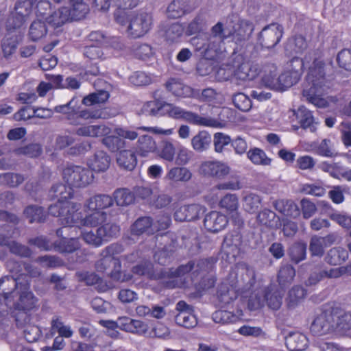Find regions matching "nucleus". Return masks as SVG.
<instances>
[{
	"label": "nucleus",
	"mask_w": 351,
	"mask_h": 351,
	"mask_svg": "<svg viewBox=\"0 0 351 351\" xmlns=\"http://www.w3.org/2000/svg\"><path fill=\"white\" fill-rule=\"evenodd\" d=\"M80 118L84 119L85 120L88 119H97L105 118L104 111L100 108H90L88 109L82 110L80 112L77 111L76 120L78 123V119Z\"/></svg>",
	"instance_id": "nucleus-59"
},
{
	"label": "nucleus",
	"mask_w": 351,
	"mask_h": 351,
	"mask_svg": "<svg viewBox=\"0 0 351 351\" xmlns=\"http://www.w3.org/2000/svg\"><path fill=\"white\" fill-rule=\"evenodd\" d=\"M153 23L152 15L147 12H140L130 16L126 32L134 38L145 35L151 29Z\"/></svg>",
	"instance_id": "nucleus-6"
},
{
	"label": "nucleus",
	"mask_w": 351,
	"mask_h": 351,
	"mask_svg": "<svg viewBox=\"0 0 351 351\" xmlns=\"http://www.w3.org/2000/svg\"><path fill=\"white\" fill-rule=\"evenodd\" d=\"M47 33L45 22L38 20L34 21L29 27V35L31 40L36 41L43 38Z\"/></svg>",
	"instance_id": "nucleus-49"
},
{
	"label": "nucleus",
	"mask_w": 351,
	"mask_h": 351,
	"mask_svg": "<svg viewBox=\"0 0 351 351\" xmlns=\"http://www.w3.org/2000/svg\"><path fill=\"white\" fill-rule=\"evenodd\" d=\"M284 291L274 285H270L264 290V298L269 308L278 310L282 304Z\"/></svg>",
	"instance_id": "nucleus-22"
},
{
	"label": "nucleus",
	"mask_w": 351,
	"mask_h": 351,
	"mask_svg": "<svg viewBox=\"0 0 351 351\" xmlns=\"http://www.w3.org/2000/svg\"><path fill=\"white\" fill-rule=\"evenodd\" d=\"M110 161V157L106 152L99 150L88 158L87 164L92 171L99 173L106 171L109 168Z\"/></svg>",
	"instance_id": "nucleus-13"
},
{
	"label": "nucleus",
	"mask_w": 351,
	"mask_h": 351,
	"mask_svg": "<svg viewBox=\"0 0 351 351\" xmlns=\"http://www.w3.org/2000/svg\"><path fill=\"white\" fill-rule=\"evenodd\" d=\"M155 237L156 239H159V237H160L161 240H167L170 239L171 241H175L177 239H180L183 241H195L197 239V234L195 230L184 228L179 231L178 236L176 238H173V233L169 232H166L161 234L157 233Z\"/></svg>",
	"instance_id": "nucleus-34"
},
{
	"label": "nucleus",
	"mask_w": 351,
	"mask_h": 351,
	"mask_svg": "<svg viewBox=\"0 0 351 351\" xmlns=\"http://www.w3.org/2000/svg\"><path fill=\"white\" fill-rule=\"evenodd\" d=\"M284 33L283 27L278 23H271L263 28L258 34V42L263 47L271 49L281 40Z\"/></svg>",
	"instance_id": "nucleus-9"
},
{
	"label": "nucleus",
	"mask_w": 351,
	"mask_h": 351,
	"mask_svg": "<svg viewBox=\"0 0 351 351\" xmlns=\"http://www.w3.org/2000/svg\"><path fill=\"white\" fill-rule=\"evenodd\" d=\"M200 171L205 176L221 178L228 175L230 169L223 163L217 161H206L201 165Z\"/></svg>",
	"instance_id": "nucleus-15"
},
{
	"label": "nucleus",
	"mask_w": 351,
	"mask_h": 351,
	"mask_svg": "<svg viewBox=\"0 0 351 351\" xmlns=\"http://www.w3.org/2000/svg\"><path fill=\"white\" fill-rule=\"evenodd\" d=\"M244 239L245 241H271L274 238L273 232L269 228L262 230L261 228L257 227L251 229Z\"/></svg>",
	"instance_id": "nucleus-30"
},
{
	"label": "nucleus",
	"mask_w": 351,
	"mask_h": 351,
	"mask_svg": "<svg viewBox=\"0 0 351 351\" xmlns=\"http://www.w3.org/2000/svg\"><path fill=\"white\" fill-rule=\"evenodd\" d=\"M29 277L26 278L25 282L21 283L19 291L16 295H19V300L14 304L15 308L24 312H27L36 306L38 299L34 296L30 290V282Z\"/></svg>",
	"instance_id": "nucleus-10"
},
{
	"label": "nucleus",
	"mask_w": 351,
	"mask_h": 351,
	"mask_svg": "<svg viewBox=\"0 0 351 351\" xmlns=\"http://www.w3.org/2000/svg\"><path fill=\"white\" fill-rule=\"evenodd\" d=\"M103 144L112 152L122 151L125 147V141L119 136H108L102 139Z\"/></svg>",
	"instance_id": "nucleus-50"
},
{
	"label": "nucleus",
	"mask_w": 351,
	"mask_h": 351,
	"mask_svg": "<svg viewBox=\"0 0 351 351\" xmlns=\"http://www.w3.org/2000/svg\"><path fill=\"white\" fill-rule=\"evenodd\" d=\"M261 204V198L256 194L248 193L243 198V206L245 211L250 213H256Z\"/></svg>",
	"instance_id": "nucleus-47"
},
{
	"label": "nucleus",
	"mask_w": 351,
	"mask_h": 351,
	"mask_svg": "<svg viewBox=\"0 0 351 351\" xmlns=\"http://www.w3.org/2000/svg\"><path fill=\"white\" fill-rule=\"evenodd\" d=\"M306 246L304 243H294L289 249V254L292 261L298 263L306 257Z\"/></svg>",
	"instance_id": "nucleus-54"
},
{
	"label": "nucleus",
	"mask_w": 351,
	"mask_h": 351,
	"mask_svg": "<svg viewBox=\"0 0 351 351\" xmlns=\"http://www.w3.org/2000/svg\"><path fill=\"white\" fill-rule=\"evenodd\" d=\"M318 168L322 171L328 173L330 176L335 178L341 177L343 168L338 163H328L322 162L318 165Z\"/></svg>",
	"instance_id": "nucleus-62"
},
{
	"label": "nucleus",
	"mask_w": 351,
	"mask_h": 351,
	"mask_svg": "<svg viewBox=\"0 0 351 351\" xmlns=\"http://www.w3.org/2000/svg\"><path fill=\"white\" fill-rule=\"evenodd\" d=\"M254 31L253 24L248 21H241L239 27L232 34L233 38L237 42L248 40Z\"/></svg>",
	"instance_id": "nucleus-38"
},
{
	"label": "nucleus",
	"mask_w": 351,
	"mask_h": 351,
	"mask_svg": "<svg viewBox=\"0 0 351 351\" xmlns=\"http://www.w3.org/2000/svg\"><path fill=\"white\" fill-rule=\"evenodd\" d=\"M157 149V145L152 136L144 134L139 136L135 145V151L141 157H147Z\"/></svg>",
	"instance_id": "nucleus-21"
},
{
	"label": "nucleus",
	"mask_w": 351,
	"mask_h": 351,
	"mask_svg": "<svg viewBox=\"0 0 351 351\" xmlns=\"http://www.w3.org/2000/svg\"><path fill=\"white\" fill-rule=\"evenodd\" d=\"M205 211L206 208L199 204L184 205L175 211L173 217L177 221H190L199 219Z\"/></svg>",
	"instance_id": "nucleus-12"
},
{
	"label": "nucleus",
	"mask_w": 351,
	"mask_h": 351,
	"mask_svg": "<svg viewBox=\"0 0 351 351\" xmlns=\"http://www.w3.org/2000/svg\"><path fill=\"white\" fill-rule=\"evenodd\" d=\"M81 206L77 203H63L58 202L48 208L49 213L54 217H60L63 224H73L80 219Z\"/></svg>",
	"instance_id": "nucleus-4"
},
{
	"label": "nucleus",
	"mask_w": 351,
	"mask_h": 351,
	"mask_svg": "<svg viewBox=\"0 0 351 351\" xmlns=\"http://www.w3.org/2000/svg\"><path fill=\"white\" fill-rule=\"evenodd\" d=\"M257 220L266 226V228H278L280 225V219L276 213L269 209H264L257 215Z\"/></svg>",
	"instance_id": "nucleus-42"
},
{
	"label": "nucleus",
	"mask_w": 351,
	"mask_h": 351,
	"mask_svg": "<svg viewBox=\"0 0 351 351\" xmlns=\"http://www.w3.org/2000/svg\"><path fill=\"white\" fill-rule=\"evenodd\" d=\"M113 199L117 206H125L134 202V195L128 189H117L113 193Z\"/></svg>",
	"instance_id": "nucleus-39"
},
{
	"label": "nucleus",
	"mask_w": 351,
	"mask_h": 351,
	"mask_svg": "<svg viewBox=\"0 0 351 351\" xmlns=\"http://www.w3.org/2000/svg\"><path fill=\"white\" fill-rule=\"evenodd\" d=\"M226 215L217 211H212L207 214L204 219L205 228L210 232H217L223 229L228 224Z\"/></svg>",
	"instance_id": "nucleus-14"
},
{
	"label": "nucleus",
	"mask_w": 351,
	"mask_h": 351,
	"mask_svg": "<svg viewBox=\"0 0 351 351\" xmlns=\"http://www.w3.org/2000/svg\"><path fill=\"white\" fill-rule=\"evenodd\" d=\"M186 0H173L167 8L168 17L178 19L185 14L187 10Z\"/></svg>",
	"instance_id": "nucleus-45"
},
{
	"label": "nucleus",
	"mask_w": 351,
	"mask_h": 351,
	"mask_svg": "<svg viewBox=\"0 0 351 351\" xmlns=\"http://www.w3.org/2000/svg\"><path fill=\"white\" fill-rule=\"evenodd\" d=\"M117 162L121 169L132 171L137 164L135 152L130 149L120 151L117 156Z\"/></svg>",
	"instance_id": "nucleus-26"
},
{
	"label": "nucleus",
	"mask_w": 351,
	"mask_h": 351,
	"mask_svg": "<svg viewBox=\"0 0 351 351\" xmlns=\"http://www.w3.org/2000/svg\"><path fill=\"white\" fill-rule=\"evenodd\" d=\"M232 143L230 136L222 132H216L213 136L214 150L216 153L222 154L226 146Z\"/></svg>",
	"instance_id": "nucleus-53"
},
{
	"label": "nucleus",
	"mask_w": 351,
	"mask_h": 351,
	"mask_svg": "<svg viewBox=\"0 0 351 351\" xmlns=\"http://www.w3.org/2000/svg\"><path fill=\"white\" fill-rule=\"evenodd\" d=\"M232 102L235 107L241 111H248L252 107L250 99L242 93L234 95Z\"/></svg>",
	"instance_id": "nucleus-60"
},
{
	"label": "nucleus",
	"mask_w": 351,
	"mask_h": 351,
	"mask_svg": "<svg viewBox=\"0 0 351 351\" xmlns=\"http://www.w3.org/2000/svg\"><path fill=\"white\" fill-rule=\"evenodd\" d=\"M75 134L81 136L100 137L108 135L111 129L106 125H84L75 130Z\"/></svg>",
	"instance_id": "nucleus-20"
},
{
	"label": "nucleus",
	"mask_w": 351,
	"mask_h": 351,
	"mask_svg": "<svg viewBox=\"0 0 351 351\" xmlns=\"http://www.w3.org/2000/svg\"><path fill=\"white\" fill-rule=\"evenodd\" d=\"M167 89L178 97H191L192 95V89L188 86H184L182 83L171 79L166 83Z\"/></svg>",
	"instance_id": "nucleus-40"
},
{
	"label": "nucleus",
	"mask_w": 351,
	"mask_h": 351,
	"mask_svg": "<svg viewBox=\"0 0 351 351\" xmlns=\"http://www.w3.org/2000/svg\"><path fill=\"white\" fill-rule=\"evenodd\" d=\"M295 276L294 267L290 265H282L278 274V282L281 287L290 285Z\"/></svg>",
	"instance_id": "nucleus-41"
},
{
	"label": "nucleus",
	"mask_w": 351,
	"mask_h": 351,
	"mask_svg": "<svg viewBox=\"0 0 351 351\" xmlns=\"http://www.w3.org/2000/svg\"><path fill=\"white\" fill-rule=\"evenodd\" d=\"M69 16V8L62 7L47 16L45 21L53 29H56L70 21Z\"/></svg>",
	"instance_id": "nucleus-25"
},
{
	"label": "nucleus",
	"mask_w": 351,
	"mask_h": 351,
	"mask_svg": "<svg viewBox=\"0 0 351 351\" xmlns=\"http://www.w3.org/2000/svg\"><path fill=\"white\" fill-rule=\"evenodd\" d=\"M69 8L70 21H77L83 19L88 12V8L86 3H71Z\"/></svg>",
	"instance_id": "nucleus-57"
},
{
	"label": "nucleus",
	"mask_w": 351,
	"mask_h": 351,
	"mask_svg": "<svg viewBox=\"0 0 351 351\" xmlns=\"http://www.w3.org/2000/svg\"><path fill=\"white\" fill-rule=\"evenodd\" d=\"M165 101L156 99L145 103L141 108V112L147 115H162L165 114Z\"/></svg>",
	"instance_id": "nucleus-37"
},
{
	"label": "nucleus",
	"mask_w": 351,
	"mask_h": 351,
	"mask_svg": "<svg viewBox=\"0 0 351 351\" xmlns=\"http://www.w3.org/2000/svg\"><path fill=\"white\" fill-rule=\"evenodd\" d=\"M64 225V227L56 230V235L61 238L62 241H75L79 237H75L73 233L80 232L81 234V230H85L78 227L77 224ZM80 236L82 237V234Z\"/></svg>",
	"instance_id": "nucleus-36"
},
{
	"label": "nucleus",
	"mask_w": 351,
	"mask_h": 351,
	"mask_svg": "<svg viewBox=\"0 0 351 351\" xmlns=\"http://www.w3.org/2000/svg\"><path fill=\"white\" fill-rule=\"evenodd\" d=\"M73 191L71 186L59 183L53 185L49 190V195L52 199H57L58 202L66 203L65 201L71 198Z\"/></svg>",
	"instance_id": "nucleus-32"
},
{
	"label": "nucleus",
	"mask_w": 351,
	"mask_h": 351,
	"mask_svg": "<svg viewBox=\"0 0 351 351\" xmlns=\"http://www.w3.org/2000/svg\"><path fill=\"white\" fill-rule=\"evenodd\" d=\"M7 244L11 253L21 257H29L32 254V250L22 243H5Z\"/></svg>",
	"instance_id": "nucleus-61"
},
{
	"label": "nucleus",
	"mask_w": 351,
	"mask_h": 351,
	"mask_svg": "<svg viewBox=\"0 0 351 351\" xmlns=\"http://www.w3.org/2000/svg\"><path fill=\"white\" fill-rule=\"evenodd\" d=\"M192 176L189 169L182 166L171 168L165 178L173 182H186Z\"/></svg>",
	"instance_id": "nucleus-29"
},
{
	"label": "nucleus",
	"mask_w": 351,
	"mask_h": 351,
	"mask_svg": "<svg viewBox=\"0 0 351 351\" xmlns=\"http://www.w3.org/2000/svg\"><path fill=\"white\" fill-rule=\"evenodd\" d=\"M223 40V39L221 37L208 36V35L206 56L210 59L214 58L221 51Z\"/></svg>",
	"instance_id": "nucleus-46"
},
{
	"label": "nucleus",
	"mask_w": 351,
	"mask_h": 351,
	"mask_svg": "<svg viewBox=\"0 0 351 351\" xmlns=\"http://www.w3.org/2000/svg\"><path fill=\"white\" fill-rule=\"evenodd\" d=\"M247 158L250 161L256 165L268 166L271 165V160L268 158L265 152L257 147L250 149L247 152Z\"/></svg>",
	"instance_id": "nucleus-43"
},
{
	"label": "nucleus",
	"mask_w": 351,
	"mask_h": 351,
	"mask_svg": "<svg viewBox=\"0 0 351 351\" xmlns=\"http://www.w3.org/2000/svg\"><path fill=\"white\" fill-rule=\"evenodd\" d=\"M193 153L184 147H180L175 156V163L178 166L186 165L192 158Z\"/></svg>",
	"instance_id": "nucleus-63"
},
{
	"label": "nucleus",
	"mask_w": 351,
	"mask_h": 351,
	"mask_svg": "<svg viewBox=\"0 0 351 351\" xmlns=\"http://www.w3.org/2000/svg\"><path fill=\"white\" fill-rule=\"evenodd\" d=\"M114 204L113 198L105 194H99L90 197L86 206L90 210H99L112 206Z\"/></svg>",
	"instance_id": "nucleus-23"
},
{
	"label": "nucleus",
	"mask_w": 351,
	"mask_h": 351,
	"mask_svg": "<svg viewBox=\"0 0 351 351\" xmlns=\"http://www.w3.org/2000/svg\"><path fill=\"white\" fill-rule=\"evenodd\" d=\"M80 219L73 223L77 224L79 227L80 225L86 226L83 229H92L91 228L97 227L107 219V213L104 211L94 210L90 214L87 215L84 218H82V213H80Z\"/></svg>",
	"instance_id": "nucleus-18"
},
{
	"label": "nucleus",
	"mask_w": 351,
	"mask_h": 351,
	"mask_svg": "<svg viewBox=\"0 0 351 351\" xmlns=\"http://www.w3.org/2000/svg\"><path fill=\"white\" fill-rule=\"evenodd\" d=\"M42 250H54L61 253H71L79 248L78 243H34Z\"/></svg>",
	"instance_id": "nucleus-28"
},
{
	"label": "nucleus",
	"mask_w": 351,
	"mask_h": 351,
	"mask_svg": "<svg viewBox=\"0 0 351 351\" xmlns=\"http://www.w3.org/2000/svg\"><path fill=\"white\" fill-rule=\"evenodd\" d=\"M109 97V94L107 91L99 90L97 93H94L86 96L82 103L86 106H92L96 104H101L105 102Z\"/></svg>",
	"instance_id": "nucleus-58"
},
{
	"label": "nucleus",
	"mask_w": 351,
	"mask_h": 351,
	"mask_svg": "<svg viewBox=\"0 0 351 351\" xmlns=\"http://www.w3.org/2000/svg\"><path fill=\"white\" fill-rule=\"evenodd\" d=\"M174 252V245L173 243H169L160 250L156 251L154 255V258L159 264L165 265L169 262Z\"/></svg>",
	"instance_id": "nucleus-48"
},
{
	"label": "nucleus",
	"mask_w": 351,
	"mask_h": 351,
	"mask_svg": "<svg viewBox=\"0 0 351 351\" xmlns=\"http://www.w3.org/2000/svg\"><path fill=\"white\" fill-rule=\"evenodd\" d=\"M152 221L149 217L138 219L131 227L132 235H141L145 233L152 226Z\"/></svg>",
	"instance_id": "nucleus-55"
},
{
	"label": "nucleus",
	"mask_w": 351,
	"mask_h": 351,
	"mask_svg": "<svg viewBox=\"0 0 351 351\" xmlns=\"http://www.w3.org/2000/svg\"><path fill=\"white\" fill-rule=\"evenodd\" d=\"M212 142L210 134L206 131H200L191 139V145L197 152H202L208 149Z\"/></svg>",
	"instance_id": "nucleus-31"
},
{
	"label": "nucleus",
	"mask_w": 351,
	"mask_h": 351,
	"mask_svg": "<svg viewBox=\"0 0 351 351\" xmlns=\"http://www.w3.org/2000/svg\"><path fill=\"white\" fill-rule=\"evenodd\" d=\"M54 111L58 113H62L66 115V119L71 124L77 125L76 119L78 108L74 99H72L67 104L57 106L54 108Z\"/></svg>",
	"instance_id": "nucleus-35"
},
{
	"label": "nucleus",
	"mask_w": 351,
	"mask_h": 351,
	"mask_svg": "<svg viewBox=\"0 0 351 351\" xmlns=\"http://www.w3.org/2000/svg\"><path fill=\"white\" fill-rule=\"evenodd\" d=\"M300 80L297 73L289 71L287 69L278 76L279 89L284 90L295 84Z\"/></svg>",
	"instance_id": "nucleus-52"
},
{
	"label": "nucleus",
	"mask_w": 351,
	"mask_h": 351,
	"mask_svg": "<svg viewBox=\"0 0 351 351\" xmlns=\"http://www.w3.org/2000/svg\"><path fill=\"white\" fill-rule=\"evenodd\" d=\"M274 206L276 210L285 216L295 218L300 214L298 206L291 200L280 199L275 201Z\"/></svg>",
	"instance_id": "nucleus-27"
},
{
	"label": "nucleus",
	"mask_w": 351,
	"mask_h": 351,
	"mask_svg": "<svg viewBox=\"0 0 351 351\" xmlns=\"http://www.w3.org/2000/svg\"><path fill=\"white\" fill-rule=\"evenodd\" d=\"M306 290L300 286L293 287L288 293L287 305L289 308H294L304 298Z\"/></svg>",
	"instance_id": "nucleus-44"
},
{
	"label": "nucleus",
	"mask_w": 351,
	"mask_h": 351,
	"mask_svg": "<svg viewBox=\"0 0 351 351\" xmlns=\"http://www.w3.org/2000/svg\"><path fill=\"white\" fill-rule=\"evenodd\" d=\"M285 343L290 351H302L308 345L306 337L298 332H291L285 338Z\"/></svg>",
	"instance_id": "nucleus-24"
},
{
	"label": "nucleus",
	"mask_w": 351,
	"mask_h": 351,
	"mask_svg": "<svg viewBox=\"0 0 351 351\" xmlns=\"http://www.w3.org/2000/svg\"><path fill=\"white\" fill-rule=\"evenodd\" d=\"M24 181L22 175L14 173L0 174V184H5L10 187H16Z\"/></svg>",
	"instance_id": "nucleus-56"
},
{
	"label": "nucleus",
	"mask_w": 351,
	"mask_h": 351,
	"mask_svg": "<svg viewBox=\"0 0 351 351\" xmlns=\"http://www.w3.org/2000/svg\"><path fill=\"white\" fill-rule=\"evenodd\" d=\"M337 61L340 67L347 71H351V49H344L339 52Z\"/></svg>",
	"instance_id": "nucleus-64"
},
{
	"label": "nucleus",
	"mask_w": 351,
	"mask_h": 351,
	"mask_svg": "<svg viewBox=\"0 0 351 351\" xmlns=\"http://www.w3.org/2000/svg\"><path fill=\"white\" fill-rule=\"evenodd\" d=\"M23 215L29 223H42L45 221L46 214L44 209L37 205L27 206L23 210Z\"/></svg>",
	"instance_id": "nucleus-33"
},
{
	"label": "nucleus",
	"mask_w": 351,
	"mask_h": 351,
	"mask_svg": "<svg viewBox=\"0 0 351 351\" xmlns=\"http://www.w3.org/2000/svg\"><path fill=\"white\" fill-rule=\"evenodd\" d=\"M300 127L304 130H309L311 132H315L317 130V123L313 115V112L304 106H300L294 112Z\"/></svg>",
	"instance_id": "nucleus-17"
},
{
	"label": "nucleus",
	"mask_w": 351,
	"mask_h": 351,
	"mask_svg": "<svg viewBox=\"0 0 351 351\" xmlns=\"http://www.w3.org/2000/svg\"><path fill=\"white\" fill-rule=\"evenodd\" d=\"M166 105L165 113L167 112L169 117L173 119H182L190 123L203 126L218 128L221 125V123L214 119L200 117L196 113L186 111L167 102Z\"/></svg>",
	"instance_id": "nucleus-3"
},
{
	"label": "nucleus",
	"mask_w": 351,
	"mask_h": 351,
	"mask_svg": "<svg viewBox=\"0 0 351 351\" xmlns=\"http://www.w3.org/2000/svg\"><path fill=\"white\" fill-rule=\"evenodd\" d=\"M115 244H112L107 247V254L97 261L96 269L98 272H106L110 278L117 281H123L121 278V265L119 259L111 254L110 250L114 248Z\"/></svg>",
	"instance_id": "nucleus-7"
},
{
	"label": "nucleus",
	"mask_w": 351,
	"mask_h": 351,
	"mask_svg": "<svg viewBox=\"0 0 351 351\" xmlns=\"http://www.w3.org/2000/svg\"><path fill=\"white\" fill-rule=\"evenodd\" d=\"M63 178L71 188H81L90 184L94 176L92 171L89 169L80 166H71L64 169Z\"/></svg>",
	"instance_id": "nucleus-5"
},
{
	"label": "nucleus",
	"mask_w": 351,
	"mask_h": 351,
	"mask_svg": "<svg viewBox=\"0 0 351 351\" xmlns=\"http://www.w3.org/2000/svg\"><path fill=\"white\" fill-rule=\"evenodd\" d=\"M332 315L322 313L313 322L311 326V331L315 335L320 336L327 334L333 328L331 324Z\"/></svg>",
	"instance_id": "nucleus-16"
},
{
	"label": "nucleus",
	"mask_w": 351,
	"mask_h": 351,
	"mask_svg": "<svg viewBox=\"0 0 351 351\" xmlns=\"http://www.w3.org/2000/svg\"><path fill=\"white\" fill-rule=\"evenodd\" d=\"M175 322L186 328H193L197 324V319L193 313H178L175 317Z\"/></svg>",
	"instance_id": "nucleus-51"
},
{
	"label": "nucleus",
	"mask_w": 351,
	"mask_h": 351,
	"mask_svg": "<svg viewBox=\"0 0 351 351\" xmlns=\"http://www.w3.org/2000/svg\"><path fill=\"white\" fill-rule=\"evenodd\" d=\"M119 233V227L115 224L107 223L97 229L81 230L84 241H106L108 239H114Z\"/></svg>",
	"instance_id": "nucleus-8"
},
{
	"label": "nucleus",
	"mask_w": 351,
	"mask_h": 351,
	"mask_svg": "<svg viewBox=\"0 0 351 351\" xmlns=\"http://www.w3.org/2000/svg\"><path fill=\"white\" fill-rule=\"evenodd\" d=\"M132 271L135 275L144 276L149 280H158L162 278V274L156 272L153 263L147 260L142 261L134 265Z\"/></svg>",
	"instance_id": "nucleus-19"
},
{
	"label": "nucleus",
	"mask_w": 351,
	"mask_h": 351,
	"mask_svg": "<svg viewBox=\"0 0 351 351\" xmlns=\"http://www.w3.org/2000/svg\"><path fill=\"white\" fill-rule=\"evenodd\" d=\"M30 12L28 3L23 6L21 3H16L14 11L10 13L5 23L7 33L2 43L5 57L12 55L22 40L21 28Z\"/></svg>",
	"instance_id": "nucleus-2"
},
{
	"label": "nucleus",
	"mask_w": 351,
	"mask_h": 351,
	"mask_svg": "<svg viewBox=\"0 0 351 351\" xmlns=\"http://www.w3.org/2000/svg\"><path fill=\"white\" fill-rule=\"evenodd\" d=\"M324 66V63L322 61H313L309 67L302 91L305 99L318 108L326 107L328 104L326 100L322 97L323 93L329 88L325 77Z\"/></svg>",
	"instance_id": "nucleus-1"
},
{
	"label": "nucleus",
	"mask_w": 351,
	"mask_h": 351,
	"mask_svg": "<svg viewBox=\"0 0 351 351\" xmlns=\"http://www.w3.org/2000/svg\"><path fill=\"white\" fill-rule=\"evenodd\" d=\"M27 278V276L21 274L15 278L13 276H4L0 279V295L5 300H13L18 291L19 287Z\"/></svg>",
	"instance_id": "nucleus-11"
}]
</instances>
